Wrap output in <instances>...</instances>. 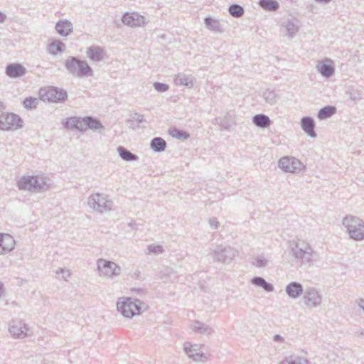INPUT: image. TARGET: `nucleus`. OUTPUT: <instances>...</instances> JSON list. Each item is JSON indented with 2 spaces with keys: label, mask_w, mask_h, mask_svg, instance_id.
<instances>
[{
  "label": "nucleus",
  "mask_w": 364,
  "mask_h": 364,
  "mask_svg": "<svg viewBox=\"0 0 364 364\" xmlns=\"http://www.w3.org/2000/svg\"><path fill=\"white\" fill-rule=\"evenodd\" d=\"M290 254L294 261L300 266L311 267L316 261L317 253L308 242L301 239L293 241Z\"/></svg>",
  "instance_id": "obj_1"
},
{
  "label": "nucleus",
  "mask_w": 364,
  "mask_h": 364,
  "mask_svg": "<svg viewBox=\"0 0 364 364\" xmlns=\"http://www.w3.org/2000/svg\"><path fill=\"white\" fill-rule=\"evenodd\" d=\"M50 180L41 176H23L17 182L19 190L32 193L43 192L49 189Z\"/></svg>",
  "instance_id": "obj_2"
},
{
  "label": "nucleus",
  "mask_w": 364,
  "mask_h": 364,
  "mask_svg": "<svg viewBox=\"0 0 364 364\" xmlns=\"http://www.w3.org/2000/svg\"><path fill=\"white\" fill-rule=\"evenodd\" d=\"M143 307L146 308L144 302L132 297H121L117 302V311L128 318L139 315Z\"/></svg>",
  "instance_id": "obj_3"
},
{
  "label": "nucleus",
  "mask_w": 364,
  "mask_h": 364,
  "mask_svg": "<svg viewBox=\"0 0 364 364\" xmlns=\"http://www.w3.org/2000/svg\"><path fill=\"white\" fill-rule=\"evenodd\" d=\"M349 237L355 241L364 240V221L357 216L348 215L342 220Z\"/></svg>",
  "instance_id": "obj_4"
},
{
  "label": "nucleus",
  "mask_w": 364,
  "mask_h": 364,
  "mask_svg": "<svg viewBox=\"0 0 364 364\" xmlns=\"http://www.w3.org/2000/svg\"><path fill=\"white\" fill-rule=\"evenodd\" d=\"M65 67L70 75L77 77L93 75V70L88 63L74 56H70L66 59Z\"/></svg>",
  "instance_id": "obj_5"
},
{
  "label": "nucleus",
  "mask_w": 364,
  "mask_h": 364,
  "mask_svg": "<svg viewBox=\"0 0 364 364\" xmlns=\"http://www.w3.org/2000/svg\"><path fill=\"white\" fill-rule=\"evenodd\" d=\"M87 204L93 211L103 214L112 210L113 202L107 195L95 193L88 197Z\"/></svg>",
  "instance_id": "obj_6"
},
{
  "label": "nucleus",
  "mask_w": 364,
  "mask_h": 364,
  "mask_svg": "<svg viewBox=\"0 0 364 364\" xmlns=\"http://www.w3.org/2000/svg\"><path fill=\"white\" fill-rule=\"evenodd\" d=\"M98 274L101 277L113 279L122 273V268L115 262L100 258L97 260Z\"/></svg>",
  "instance_id": "obj_7"
},
{
  "label": "nucleus",
  "mask_w": 364,
  "mask_h": 364,
  "mask_svg": "<svg viewBox=\"0 0 364 364\" xmlns=\"http://www.w3.org/2000/svg\"><path fill=\"white\" fill-rule=\"evenodd\" d=\"M301 301L308 309L318 308L323 302L322 294L314 287H308L305 289Z\"/></svg>",
  "instance_id": "obj_8"
},
{
  "label": "nucleus",
  "mask_w": 364,
  "mask_h": 364,
  "mask_svg": "<svg viewBox=\"0 0 364 364\" xmlns=\"http://www.w3.org/2000/svg\"><path fill=\"white\" fill-rule=\"evenodd\" d=\"M237 254V251L232 247L218 245L211 253L213 259L217 262L230 264Z\"/></svg>",
  "instance_id": "obj_9"
},
{
  "label": "nucleus",
  "mask_w": 364,
  "mask_h": 364,
  "mask_svg": "<svg viewBox=\"0 0 364 364\" xmlns=\"http://www.w3.org/2000/svg\"><path fill=\"white\" fill-rule=\"evenodd\" d=\"M278 166L286 173H299L306 168L299 159L293 156L282 157L278 162Z\"/></svg>",
  "instance_id": "obj_10"
},
{
  "label": "nucleus",
  "mask_w": 364,
  "mask_h": 364,
  "mask_svg": "<svg viewBox=\"0 0 364 364\" xmlns=\"http://www.w3.org/2000/svg\"><path fill=\"white\" fill-rule=\"evenodd\" d=\"M23 127V120L14 113L1 114L0 115V129L16 130Z\"/></svg>",
  "instance_id": "obj_11"
},
{
  "label": "nucleus",
  "mask_w": 364,
  "mask_h": 364,
  "mask_svg": "<svg viewBox=\"0 0 364 364\" xmlns=\"http://www.w3.org/2000/svg\"><path fill=\"white\" fill-rule=\"evenodd\" d=\"M203 346L200 345V347ZM200 348L197 344H191L189 342H186L183 344V350L187 356L192 359L194 362L205 363L208 360L207 355L199 351Z\"/></svg>",
  "instance_id": "obj_12"
},
{
  "label": "nucleus",
  "mask_w": 364,
  "mask_h": 364,
  "mask_svg": "<svg viewBox=\"0 0 364 364\" xmlns=\"http://www.w3.org/2000/svg\"><path fill=\"white\" fill-rule=\"evenodd\" d=\"M42 97L44 100H48L53 102H63L68 98L67 92L61 88L56 87H50L47 90L45 91L44 94H42Z\"/></svg>",
  "instance_id": "obj_13"
},
{
  "label": "nucleus",
  "mask_w": 364,
  "mask_h": 364,
  "mask_svg": "<svg viewBox=\"0 0 364 364\" xmlns=\"http://www.w3.org/2000/svg\"><path fill=\"white\" fill-rule=\"evenodd\" d=\"M284 35L288 39L294 38L300 29V22L296 18H291L284 21L282 24Z\"/></svg>",
  "instance_id": "obj_14"
},
{
  "label": "nucleus",
  "mask_w": 364,
  "mask_h": 364,
  "mask_svg": "<svg viewBox=\"0 0 364 364\" xmlns=\"http://www.w3.org/2000/svg\"><path fill=\"white\" fill-rule=\"evenodd\" d=\"M9 331L14 338H23L27 335L28 328L21 320H12L9 323Z\"/></svg>",
  "instance_id": "obj_15"
},
{
  "label": "nucleus",
  "mask_w": 364,
  "mask_h": 364,
  "mask_svg": "<svg viewBox=\"0 0 364 364\" xmlns=\"http://www.w3.org/2000/svg\"><path fill=\"white\" fill-rule=\"evenodd\" d=\"M122 21L124 24L132 27L141 26L145 24L144 17L136 13H125L122 18Z\"/></svg>",
  "instance_id": "obj_16"
},
{
  "label": "nucleus",
  "mask_w": 364,
  "mask_h": 364,
  "mask_svg": "<svg viewBox=\"0 0 364 364\" xmlns=\"http://www.w3.org/2000/svg\"><path fill=\"white\" fill-rule=\"evenodd\" d=\"M26 68L20 63H10L6 65L5 73L11 78H18L26 75Z\"/></svg>",
  "instance_id": "obj_17"
},
{
  "label": "nucleus",
  "mask_w": 364,
  "mask_h": 364,
  "mask_svg": "<svg viewBox=\"0 0 364 364\" xmlns=\"http://www.w3.org/2000/svg\"><path fill=\"white\" fill-rule=\"evenodd\" d=\"M304 291L302 284L297 282H291L285 287L286 294L291 299H296L303 296Z\"/></svg>",
  "instance_id": "obj_18"
},
{
  "label": "nucleus",
  "mask_w": 364,
  "mask_h": 364,
  "mask_svg": "<svg viewBox=\"0 0 364 364\" xmlns=\"http://www.w3.org/2000/svg\"><path fill=\"white\" fill-rule=\"evenodd\" d=\"M302 130L310 137L316 138L317 134L315 131L316 123L311 117H304L301 119Z\"/></svg>",
  "instance_id": "obj_19"
},
{
  "label": "nucleus",
  "mask_w": 364,
  "mask_h": 364,
  "mask_svg": "<svg viewBox=\"0 0 364 364\" xmlns=\"http://www.w3.org/2000/svg\"><path fill=\"white\" fill-rule=\"evenodd\" d=\"M316 68L321 75L326 78H329L335 73L333 61L330 59H326L324 62H319Z\"/></svg>",
  "instance_id": "obj_20"
},
{
  "label": "nucleus",
  "mask_w": 364,
  "mask_h": 364,
  "mask_svg": "<svg viewBox=\"0 0 364 364\" xmlns=\"http://www.w3.org/2000/svg\"><path fill=\"white\" fill-rule=\"evenodd\" d=\"M55 28L60 36H68L73 32V26L70 21L62 19L56 23Z\"/></svg>",
  "instance_id": "obj_21"
},
{
  "label": "nucleus",
  "mask_w": 364,
  "mask_h": 364,
  "mask_svg": "<svg viewBox=\"0 0 364 364\" xmlns=\"http://www.w3.org/2000/svg\"><path fill=\"white\" fill-rule=\"evenodd\" d=\"M15 240L10 235L0 234V247L1 248V254L4 252H10L14 248Z\"/></svg>",
  "instance_id": "obj_22"
},
{
  "label": "nucleus",
  "mask_w": 364,
  "mask_h": 364,
  "mask_svg": "<svg viewBox=\"0 0 364 364\" xmlns=\"http://www.w3.org/2000/svg\"><path fill=\"white\" fill-rule=\"evenodd\" d=\"M87 57L96 62L101 61L104 58L105 52L102 48L100 46H92L87 49Z\"/></svg>",
  "instance_id": "obj_23"
},
{
  "label": "nucleus",
  "mask_w": 364,
  "mask_h": 364,
  "mask_svg": "<svg viewBox=\"0 0 364 364\" xmlns=\"http://www.w3.org/2000/svg\"><path fill=\"white\" fill-rule=\"evenodd\" d=\"M174 80L177 85H185L188 87H193L195 82V78L193 75L184 73H179L176 75Z\"/></svg>",
  "instance_id": "obj_24"
},
{
  "label": "nucleus",
  "mask_w": 364,
  "mask_h": 364,
  "mask_svg": "<svg viewBox=\"0 0 364 364\" xmlns=\"http://www.w3.org/2000/svg\"><path fill=\"white\" fill-rule=\"evenodd\" d=\"M252 123L257 127L266 129L271 125L272 121L267 115L258 114L252 117Z\"/></svg>",
  "instance_id": "obj_25"
},
{
  "label": "nucleus",
  "mask_w": 364,
  "mask_h": 364,
  "mask_svg": "<svg viewBox=\"0 0 364 364\" xmlns=\"http://www.w3.org/2000/svg\"><path fill=\"white\" fill-rule=\"evenodd\" d=\"M191 328L196 333L206 336H209L214 332L212 327H210L209 325L198 321H195V323L191 326Z\"/></svg>",
  "instance_id": "obj_26"
},
{
  "label": "nucleus",
  "mask_w": 364,
  "mask_h": 364,
  "mask_svg": "<svg viewBox=\"0 0 364 364\" xmlns=\"http://www.w3.org/2000/svg\"><path fill=\"white\" fill-rule=\"evenodd\" d=\"M251 283L257 287H262L264 291L267 292H271L274 291V286L267 282L263 277H255L252 279Z\"/></svg>",
  "instance_id": "obj_27"
},
{
  "label": "nucleus",
  "mask_w": 364,
  "mask_h": 364,
  "mask_svg": "<svg viewBox=\"0 0 364 364\" xmlns=\"http://www.w3.org/2000/svg\"><path fill=\"white\" fill-rule=\"evenodd\" d=\"M117 152L121 159L125 161H135L139 159V156L124 146H119L117 148Z\"/></svg>",
  "instance_id": "obj_28"
},
{
  "label": "nucleus",
  "mask_w": 364,
  "mask_h": 364,
  "mask_svg": "<svg viewBox=\"0 0 364 364\" xmlns=\"http://www.w3.org/2000/svg\"><path fill=\"white\" fill-rule=\"evenodd\" d=\"M65 49V45L59 40L50 43L48 48V52L52 55H56L63 52Z\"/></svg>",
  "instance_id": "obj_29"
},
{
  "label": "nucleus",
  "mask_w": 364,
  "mask_h": 364,
  "mask_svg": "<svg viewBox=\"0 0 364 364\" xmlns=\"http://www.w3.org/2000/svg\"><path fill=\"white\" fill-rule=\"evenodd\" d=\"M259 6L265 11H276L279 8V4L276 0H259Z\"/></svg>",
  "instance_id": "obj_30"
},
{
  "label": "nucleus",
  "mask_w": 364,
  "mask_h": 364,
  "mask_svg": "<svg viewBox=\"0 0 364 364\" xmlns=\"http://www.w3.org/2000/svg\"><path fill=\"white\" fill-rule=\"evenodd\" d=\"M144 122H145L144 115L137 112L132 114L130 117L127 120V122L133 129L139 128V124Z\"/></svg>",
  "instance_id": "obj_31"
},
{
  "label": "nucleus",
  "mask_w": 364,
  "mask_h": 364,
  "mask_svg": "<svg viewBox=\"0 0 364 364\" xmlns=\"http://www.w3.org/2000/svg\"><path fill=\"white\" fill-rule=\"evenodd\" d=\"M166 141L161 137H155L151 141V148L155 152H161L166 148Z\"/></svg>",
  "instance_id": "obj_32"
},
{
  "label": "nucleus",
  "mask_w": 364,
  "mask_h": 364,
  "mask_svg": "<svg viewBox=\"0 0 364 364\" xmlns=\"http://www.w3.org/2000/svg\"><path fill=\"white\" fill-rule=\"evenodd\" d=\"M336 112V108L333 106H326L318 112V118L321 120L332 117Z\"/></svg>",
  "instance_id": "obj_33"
},
{
  "label": "nucleus",
  "mask_w": 364,
  "mask_h": 364,
  "mask_svg": "<svg viewBox=\"0 0 364 364\" xmlns=\"http://www.w3.org/2000/svg\"><path fill=\"white\" fill-rule=\"evenodd\" d=\"M204 21L208 29L213 32H223L219 21L213 19L210 17H206L205 18Z\"/></svg>",
  "instance_id": "obj_34"
},
{
  "label": "nucleus",
  "mask_w": 364,
  "mask_h": 364,
  "mask_svg": "<svg viewBox=\"0 0 364 364\" xmlns=\"http://www.w3.org/2000/svg\"><path fill=\"white\" fill-rule=\"evenodd\" d=\"M87 127V129H92V130H100L103 129L104 126L101 123V122L91 116L85 117V121Z\"/></svg>",
  "instance_id": "obj_35"
},
{
  "label": "nucleus",
  "mask_w": 364,
  "mask_h": 364,
  "mask_svg": "<svg viewBox=\"0 0 364 364\" xmlns=\"http://www.w3.org/2000/svg\"><path fill=\"white\" fill-rule=\"evenodd\" d=\"M235 124V117L229 112L221 118L220 127L222 129L229 130L232 124Z\"/></svg>",
  "instance_id": "obj_36"
},
{
  "label": "nucleus",
  "mask_w": 364,
  "mask_h": 364,
  "mask_svg": "<svg viewBox=\"0 0 364 364\" xmlns=\"http://www.w3.org/2000/svg\"><path fill=\"white\" fill-rule=\"evenodd\" d=\"M175 274L173 269L169 267H166L158 272V278L161 279L164 282H168L171 277Z\"/></svg>",
  "instance_id": "obj_37"
},
{
  "label": "nucleus",
  "mask_w": 364,
  "mask_h": 364,
  "mask_svg": "<svg viewBox=\"0 0 364 364\" xmlns=\"http://www.w3.org/2000/svg\"><path fill=\"white\" fill-rule=\"evenodd\" d=\"M262 97L265 102L270 105H275L278 100V97L276 92L274 90L269 89L266 90L263 92Z\"/></svg>",
  "instance_id": "obj_38"
},
{
  "label": "nucleus",
  "mask_w": 364,
  "mask_h": 364,
  "mask_svg": "<svg viewBox=\"0 0 364 364\" xmlns=\"http://www.w3.org/2000/svg\"><path fill=\"white\" fill-rule=\"evenodd\" d=\"M230 14L235 18H240L244 14V9L239 4H232L228 9Z\"/></svg>",
  "instance_id": "obj_39"
},
{
  "label": "nucleus",
  "mask_w": 364,
  "mask_h": 364,
  "mask_svg": "<svg viewBox=\"0 0 364 364\" xmlns=\"http://www.w3.org/2000/svg\"><path fill=\"white\" fill-rule=\"evenodd\" d=\"M269 261L263 255H257L254 258L252 264L257 268H264L268 266Z\"/></svg>",
  "instance_id": "obj_40"
},
{
  "label": "nucleus",
  "mask_w": 364,
  "mask_h": 364,
  "mask_svg": "<svg viewBox=\"0 0 364 364\" xmlns=\"http://www.w3.org/2000/svg\"><path fill=\"white\" fill-rule=\"evenodd\" d=\"M170 134L172 136L180 140H186L190 137V134L188 132L176 128L173 129Z\"/></svg>",
  "instance_id": "obj_41"
},
{
  "label": "nucleus",
  "mask_w": 364,
  "mask_h": 364,
  "mask_svg": "<svg viewBox=\"0 0 364 364\" xmlns=\"http://www.w3.org/2000/svg\"><path fill=\"white\" fill-rule=\"evenodd\" d=\"M164 252L163 246L160 245H156V244H151L148 245L147 247V252H146V255H160L162 254Z\"/></svg>",
  "instance_id": "obj_42"
},
{
  "label": "nucleus",
  "mask_w": 364,
  "mask_h": 364,
  "mask_svg": "<svg viewBox=\"0 0 364 364\" xmlns=\"http://www.w3.org/2000/svg\"><path fill=\"white\" fill-rule=\"evenodd\" d=\"M38 103L37 98L29 97L23 101V107L27 109H36Z\"/></svg>",
  "instance_id": "obj_43"
},
{
  "label": "nucleus",
  "mask_w": 364,
  "mask_h": 364,
  "mask_svg": "<svg viewBox=\"0 0 364 364\" xmlns=\"http://www.w3.org/2000/svg\"><path fill=\"white\" fill-rule=\"evenodd\" d=\"M79 123V117H71L66 119L65 122H63V126L66 129H75Z\"/></svg>",
  "instance_id": "obj_44"
},
{
  "label": "nucleus",
  "mask_w": 364,
  "mask_h": 364,
  "mask_svg": "<svg viewBox=\"0 0 364 364\" xmlns=\"http://www.w3.org/2000/svg\"><path fill=\"white\" fill-rule=\"evenodd\" d=\"M154 89L159 92H166L169 89V85L166 83L156 82L154 83Z\"/></svg>",
  "instance_id": "obj_45"
},
{
  "label": "nucleus",
  "mask_w": 364,
  "mask_h": 364,
  "mask_svg": "<svg viewBox=\"0 0 364 364\" xmlns=\"http://www.w3.org/2000/svg\"><path fill=\"white\" fill-rule=\"evenodd\" d=\"M281 364H307V360L301 358L295 359H286Z\"/></svg>",
  "instance_id": "obj_46"
},
{
  "label": "nucleus",
  "mask_w": 364,
  "mask_h": 364,
  "mask_svg": "<svg viewBox=\"0 0 364 364\" xmlns=\"http://www.w3.org/2000/svg\"><path fill=\"white\" fill-rule=\"evenodd\" d=\"M85 117H79V123L77 124V126L76 127V129L79 130L80 132H85L87 129V124L85 122Z\"/></svg>",
  "instance_id": "obj_47"
},
{
  "label": "nucleus",
  "mask_w": 364,
  "mask_h": 364,
  "mask_svg": "<svg viewBox=\"0 0 364 364\" xmlns=\"http://www.w3.org/2000/svg\"><path fill=\"white\" fill-rule=\"evenodd\" d=\"M209 225L212 228L218 229L220 226V223L216 218H211L209 220Z\"/></svg>",
  "instance_id": "obj_48"
},
{
  "label": "nucleus",
  "mask_w": 364,
  "mask_h": 364,
  "mask_svg": "<svg viewBox=\"0 0 364 364\" xmlns=\"http://www.w3.org/2000/svg\"><path fill=\"white\" fill-rule=\"evenodd\" d=\"M356 304H358V306H359V308L360 309H362V311L364 312V299L363 298H359L356 300Z\"/></svg>",
  "instance_id": "obj_49"
},
{
  "label": "nucleus",
  "mask_w": 364,
  "mask_h": 364,
  "mask_svg": "<svg viewBox=\"0 0 364 364\" xmlns=\"http://www.w3.org/2000/svg\"><path fill=\"white\" fill-rule=\"evenodd\" d=\"M273 341L275 342H282L284 341V338L279 334H276L273 337Z\"/></svg>",
  "instance_id": "obj_50"
},
{
  "label": "nucleus",
  "mask_w": 364,
  "mask_h": 364,
  "mask_svg": "<svg viewBox=\"0 0 364 364\" xmlns=\"http://www.w3.org/2000/svg\"><path fill=\"white\" fill-rule=\"evenodd\" d=\"M6 18V15L4 13L0 11V23H4Z\"/></svg>",
  "instance_id": "obj_51"
},
{
  "label": "nucleus",
  "mask_w": 364,
  "mask_h": 364,
  "mask_svg": "<svg viewBox=\"0 0 364 364\" xmlns=\"http://www.w3.org/2000/svg\"><path fill=\"white\" fill-rule=\"evenodd\" d=\"M221 120V117H215V119H213V124H218L220 126V122Z\"/></svg>",
  "instance_id": "obj_52"
},
{
  "label": "nucleus",
  "mask_w": 364,
  "mask_h": 364,
  "mask_svg": "<svg viewBox=\"0 0 364 364\" xmlns=\"http://www.w3.org/2000/svg\"><path fill=\"white\" fill-rule=\"evenodd\" d=\"M4 291V284L0 282V297L2 296Z\"/></svg>",
  "instance_id": "obj_53"
},
{
  "label": "nucleus",
  "mask_w": 364,
  "mask_h": 364,
  "mask_svg": "<svg viewBox=\"0 0 364 364\" xmlns=\"http://www.w3.org/2000/svg\"><path fill=\"white\" fill-rule=\"evenodd\" d=\"M315 1L318 2V3H321V4H328L329 3L331 0H314Z\"/></svg>",
  "instance_id": "obj_54"
},
{
  "label": "nucleus",
  "mask_w": 364,
  "mask_h": 364,
  "mask_svg": "<svg viewBox=\"0 0 364 364\" xmlns=\"http://www.w3.org/2000/svg\"><path fill=\"white\" fill-rule=\"evenodd\" d=\"M60 272H62V273H66V275H67V276H69V275H70V273H69L68 270L65 271L64 269H60Z\"/></svg>",
  "instance_id": "obj_55"
},
{
  "label": "nucleus",
  "mask_w": 364,
  "mask_h": 364,
  "mask_svg": "<svg viewBox=\"0 0 364 364\" xmlns=\"http://www.w3.org/2000/svg\"><path fill=\"white\" fill-rule=\"evenodd\" d=\"M4 109V106L3 102L0 100V112H1Z\"/></svg>",
  "instance_id": "obj_56"
},
{
  "label": "nucleus",
  "mask_w": 364,
  "mask_h": 364,
  "mask_svg": "<svg viewBox=\"0 0 364 364\" xmlns=\"http://www.w3.org/2000/svg\"><path fill=\"white\" fill-rule=\"evenodd\" d=\"M360 335H361V336H364V329H363V330H362V331L360 332Z\"/></svg>",
  "instance_id": "obj_57"
},
{
  "label": "nucleus",
  "mask_w": 364,
  "mask_h": 364,
  "mask_svg": "<svg viewBox=\"0 0 364 364\" xmlns=\"http://www.w3.org/2000/svg\"><path fill=\"white\" fill-rule=\"evenodd\" d=\"M1 254V248L0 247V255Z\"/></svg>",
  "instance_id": "obj_58"
}]
</instances>
